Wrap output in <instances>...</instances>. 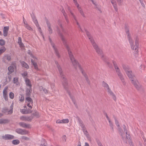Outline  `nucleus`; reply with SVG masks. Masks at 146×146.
I'll return each instance as SVG.
<instances>
[{
  "label": "nucleus",
  "mask_w": 146,
  "mask_h": 146,
  "mask_svg": "<svg viewBox=\"0 0 146 146\" xmlns=\"http://www.w3.org/2000/svg\"><path fill=\"white\" fill-rule=\"evenodd\" d=\"M96 51L97 53L100 55H101V57L102 55H104L103 54V52L102 50L99 48L96 49Z\"/></svg>",
  "instance_id": "nucleus-25"
},
{
  "label": "nucleus",
  "mask_w": 146,
  "mask_h": 146,
  "mask_svg": "<svg viewBox=\"0 0 146 146\" xmlns=\"http://www.w3.org/2000/svg\"><path fill=\"white\" fill-rule=\"evenodd\" d=\"M13 83L15 84L16 85H18L19 84V82L18 81V77H14L13 80Z\"/></svg>",
  "instance_id": "nucleus-24"
},
{
  "label": "nucleus",
  "mask_w": 146,
  "mask_h": 146,
  "mask_svg": "<svg viewBox=\"0 0 146 146\" xmlns=\"http://www.w3.org/2000/svg\"><path fill=\"white\" fill-rule=\"evenodd\" d=\"M28 53L32 57H34V55L32 54L30 50H28Z\"/></svg>",
  "instance_id": "nucleus-61"
},
{
  "label": "nucleus",
  "mask_w": 146,
  "mask_h": 146,
  "mask_svg": "<svg viewBox=\"0 0 146 146\" xmlns=\"http://www.w3.org/2000/svg\"><path fill=\"white\" fill-rule=\"evenodd\" d=\"M5 43V41L3 39H0V45L1 46L4 45Z\"/></svg>",
  "instance_id": "nucleus-48"
},
{
  "label": "nucleus",
  "mask_w": 146,
  "mask_h": 146,
  "mask_svg": "<svg viewBox=\"0 0 146 146\" xmlns=\"http://www.w3.org/2000/svg\"><path fill=\"white\" fill-rule=\"evenodd\" d=\"M26 83L27 86H28L29 88H32V85L31 84L30 80L28 78L26 80Z\"/></svg>",
  "instance_id": "nucleus-27"
},
{
  "label": "nucleus",
  "mask_w": 146,
  "mask_h": 146,
  "mask_svg": "<svg viewBox=\"0 0 146 146\" xmlns=\"http://www.w3.org/2000/svg\"><path fill=\"white\" fill-rule=\"evenodd\" d=\"M20 142L19 140L17 139L14 140L12 141V143L14 145H18L20 143Z\"/></svg>",
  "instance_id": "nucleus-29"
},
{
  "label": "nucleus",
  "mask_w": 146,
  "mask_h": 146,
  "mask_svg": "<svg viewBox=\"0 0 146 146\" xmlns=\"http://www.w3.org/2000/svg\"><path fill=\"white\" fill-rule=\"evenodd\" d=\"M109 123V125L110 127L113 126V125L112 123V122L110 120V119H109V120H108Z\"/></svg>",
  "instance_id": "nucleus-64"
},
{
  "label": "nucleus",
  "mask_w": 146,
  "mask_h": 146,
  "mask_svg": "<svg viewBox=\"0 0 146 146\" xmlns=\"http://www.w3.org/2000/svg\"><path fill=\"white\" fill-rule=\"evenodd\" d=\"M123 129L124 131L125 132L126 134H127V129L125 125H123Z\"/></svg>",
  "instance_id": "nucleus-53"
},
{
  "label": "nucleus",
  "mask_w": 146,
  "mask_h": 146,
  "mask_svg": "<svg viewBox=\"0 0 146 146\" xmlns=\"http://www.w3.org/2000/svg\"><path fill=\"white\" fill-rule=\"evenodd\" d=\"M19 125L25 128H31V125L30 124H27L23 122H20L19 123Z\"/></svg>",
  "instance_id": "nucleus-11"
},
{
  "label": "nucleus",
  "mask_w": 146,
  "mask_h": 146,
  "mask_svg": "<svg viewBox=\"0 0 146 146\" xmlns=\"http://www.w3.org/2000/svg\"><path fill=\"white\" fill-rule=\"evenodd\" d=\"M9 28L8 27H4L3 29V35L6 36H7L9 31Z\"/></svg>",
  "instance_id": "nucleus-18"
},
{
  "label": "nucleus",
  "mask_w": 146,
  "mask_h": 146,
  "mask_svg": "<svg viewBox=\"0 0 146 146\" xmlns=\"http://www.w3.org/2000/svg\"><path fill=\"white\" fill-rule=\"evenodd\" d=\"M25 26V27L27 28V29L29 30H33V29L31 28L30 26L27 24H26Z\"/></svg>",
  "instance_id": "nucleus-44"
},
{
  "label": "nucleus",
  "mask_w": 146,
  "mask_h": 146,
  "mask_svg": "<svg viewBox=\"0 0 146 146\" xmlns=\"http://www.w3.org/2000/svg\"><path fill=\"white\" fill-rule=\"evenodd\" d=\"M82 129V130L83 131L85 135L88 134V133L86 129V127L85 128H83Z\"/></svg>",
  "instance_id": "nucleus-49"
},
{
  "label": "nucleus",
  "mask_w": 146,
  "mask_h": 146,
  "mask_svg": "<svg viewBox=\"0 0 146 146\" xmlns=\"http://www.w3.org/2000/svg\"><path fill=\"white\" fill-rule=\"evenodd\" d=\"M112 62L113 64L114 68L116 70V72H118V71H120V70L119 68L117 66V64L116 62L114 61H113Z\"/></svg>",
  "instance_id": "nucleus-21"
},
{
  "label": "nucleus",
  "mask_w": 146,
  "mask_h": 146,
  "mask_svg": "<svg viewBox=\"0 0 146 146\" xmlns=\"http://www.w3.org/2000/svg\"><path fill=\"white\" fill-rule=\"evenodd\" d=\"M31 62L32 64L34 66L35 69L36 70L38 69V67L37 63L35 62H34V60L32 59L31 60Z\"/></svg>",
  "instance_id": "nucleus-23"
},
{
  "label": "nucleus",
  "mask_w": 146,
  "mask_h": 146,
  "mask_svg": "<svg viewBox=\"0 0 146 146\" xmlns=\"http://www.w3.org/2000/svg\"><path fill=\"white\" fill-rule=\"evenodd\" d=\"M32 92V88H27L25 91L26 96L27 97L30 96Z\"/></svg>",
  "instance_id": "nucleus-13"
},
{
  "label": "nucleus",
  "mask_w": 146,
  "mask_h": 146,
  "mask_svg": "<svg viewBox=\"0 0 146 146\" xmlns=\"http://www.w3.org/2000/svg\"><path fill=\"white\" fill-rule=\"evenodd\" d=\"M16 68L15 63L13 62L10 66V74L14 72L15 69Z\"/></svg>",
  "instance_id": "nucleus-10"
},
{
  "label": "nucleus",
  "mask_w": 146,
  "mask_h": 146,
  "mask_svg": "<svg viewBox=\"0 0 146 146\" xmlns=\"http://www.w3.org/2000/svg\"><path fill=\"white\" fill-rule=\"evenodd\" d=\"M102 85L103 87L107 88V89L110 88L108 84L104 81H103L102 82Z\"/></svg>",
  "instance_id": "nucleus-30"
},
{
  "label": "nucleus",
  "mask_w": 146,
  "mask_h": 146,
  "mask_svg": "<svg viewBox=\"0 0 146 146\" xmlns=\"http://www.w3.org/2000/svg\"><path fill=\"white\" fill-rule=\"evenodd\" d=\"M117 73L118 77L120 79L122 82L123 85L124 86L125 85L126 82L125 81V80L123 78V76L122 74V73H121L120 71H118V72H117Z\"/></svg>",
  "instance_id": "nucleus-9"
},
{
  "label": "nucleus",
  "mask_w": 146,
  "mask_h": 146,
  "mask_svg": "<svg viewBox=\"0 0 146 146\" xmlns=\"http://www.w3.org/2000/svg\"><path fill=\"white\" fill-rule=\"evenodd\" d=\"M24 96L23 94H21L19 97V100L21 102H23L24 101Z\"/></svg>",
  "instance_id": "nucleus-32"
},
{
  "label": "nucleus",
  "mask_w": 146,
  "mask_h": 146,
  "mask_svg": "<svg viewBox=\"0 0 146 146\" xmlns=\"http://www.w3.org/2000/svg\"><path fill=\"white\" fill-rule=\"evenodd\" d=\"M85 30L86 32V34L87 35V36L89 38H90L92 37V36L90 32L88 31H87L86 29H85Z\"/></svg>",
  "instance_id": "nucleus-36"
},
{
  "label": "nucleus",
  "mask_w": 146,
  "mask_h": 146,
  "mask_svg": "<svg viewBox=\"0 0 146 146\" xmlns=\"http://www.w3.org/2000/svg\"><path fill=\"white\" fill-rule=\"evenodd\" d=\"M103 113H104V114L106 116L107 118V119L108 120H109V119H110L109 118V117L108 116V115H107V113L105 111H103Z\"/></svg>",
  "instance_id": "nucleus-59"
},
{
  "label": "nucleus",
  "mask_w": 146,
  "mask_h": 146,
  "mask_svg": "<svg viewBox=\"0 0 146 146\" xmlns=\"http://www.w3.org/2000/svg\"><path fill=\"white\" fill-rule=\"evenodd\" d=\"M111 2L115 10L116 11H117L118 9L117 8L116 2L115 1V0L114 1H111Z\"/></svg>",
  "instance_id": "nucleus-22"
},
{
  "label": "nucleus",
  "mask_w": 146,
  "mask_h": 146,
  "mask_svg": "<svg viewBox=\"0 0 146 146\" xmlns=\"http://www.w3.org/2000/svg\"><path fill=\"white\" fill-rule=\"evenodd\" d=\"M89 39L90 40L91 42V43L92 44H93V43H94V42H95L92 37L90 38H89Z\"/></svg>",
  "instance_id": "nucleus-57"
},
{
  "label": "nucleus",
  "mask_w": 146,
  "mask_h": 146,
  "mask_svg": "<svg viewBox=\"0 0 146 146\" xmlns=\"http://www.w3.org/2000/svg\"><path fill=\"white\" fill-rule=\"evenodd\" d=\"M78 11L82 16L84 17H85V15L82 9H80L79 10H78Z\"/></svg>",
  "instance_id": "nucleus-42"
},
{
  "label": "nucleus",
  "mask_w": 146,
  "mask_h": 146,
  "mask_svg": "<svg viewBox=\"0 0 146 146\" xmlns=\"http://www.w3.org/2000/svg\"><path fill=\"white\" fill-rule=\"evenodd\" d=\"M42 87V89L43 90V91L44 92L45 94H47L48 93V90L46 89L45 88H44L43 87Z\"/></svg>",
  "instance_id": "nucleus-58"
},
{
  "label": "nucleus",
  "mask_w": 146,
  "mask_h": 146,
  "mask_svg": "<svg viewBox=\"0 0 146 146\" xmlns=\"http://www.w3.org/2000/svg\"><path fill=\"white\" fill-rule=\"evenodd\" d=\"M102 60H103L104 61H105L107 63L108 65L110 68H111L112 67V64H111L109 62H107V60L108 59L107 58L105 57L103 55H102Z\"/></svg>",
  "instance_id": "nucleus-15"
},
{
  "label": "nucleus",
  "mask_w": 146,
  "mask_h": 146,
  "mask_svg": "<svg viewBox=\"0 0 146 146\" xmlns=\"http://www.w3.org/2000/svg\"><path fill=\"white\" fill-rule=\"evenodd\" d=\"M139 39L137 36H136L135 38V45L133 47H134V49L135 50V56H137L138 55V48L139 46Z\"/></svg>",
  "instance_id": "nucleus-4"
},
{
  "label": "nucleus",
  "mask_w": 146,
  "mask_h": 146,
  "mask_svg": "<svg viewBox=\"0 0 146 146\" xmlns=\"http://www.w3.org/2000/svg\"><path fill=\"white\" fill-rule=\"evenodd\" d=\"M33 116H36V117H40V115L39 114V113L37 111H36L35 113H33L32 114Z\"/></svg>",
  "instance_id": "nucleus-31"
},
{
  "label": "nucleus",
  "mask_w": 146,
  "mask_h": 146,
  "mask_svg": "<svg viewBox=\"0 0 146 146\" xmlns=\"http://www.w3.org/2000/svg\"><path fill=\"white\" fill-rule=\"evenodd\" d=\"M42 141L44 142V143H41V146H47V143L45 141V140L44 139H42Z\"/></svg>",
  "instance_id": "nucleus-43"
},
{
  "label": "nucleus",
  "mask_w": 146,
  "mask_h": 146,
  "mask_svg": "<svg viewBox=\"0 0 146 146\" xmlns=\"http://www.w3.org/2000/svg\"><path fill=\"white\" fill-rule=\"evenodd\" d=\"M8 122V120L6 119H0V124L5 123Z\"/></svg>",
  "instance_id": "nucleus-33"
},
{
  "label": "nucleus",
  "mask_w": 146,
  "mask_h": 146,
  "mask_svg": "<svg viewBox=\"0 0 146 146\" xmlns=\"http://www.w3.org/2000/svg\"><path fill=\"white\" fill-rule=\"evenodd\" d=\"M57 67L58 70V71L60 75L61 76V77L62 79V85L64 87V88L67 92L68 93V95L70 96V98L72 100L74 104L75 105V106L77 108V106L74 97L71 95V93L68 90V84L67 80L66 78L65 77H64V76L62 68L59 64H57Z\"/></svg>",
  "instance_id": "nucleus-2"
},
{
  "label": "nucleus",
  "mask_w": 146,
  "mask_h": 146,
  "mask_svg": "<svg viewBox=\"0 0 146 146\" xmlns=\"http://www.w3.org/2000/svg\"><path fill=\"white\" fill-rule=\"evenodd\" d=\"M34 117L32 115L30 116H22L20 117V119L22 121H31L33 118Z\"/></svg>",
  "instance_id": "nucleus-7"
},
{
  "label": "nucleus",
  "mask_w": 146,
  "mask_h": 146,
  "mask_svg": "<svg viewBox=\"0 0 146 146\" xmlns=\"http://www.w3.org/2000/svg\"><path fill=\"white\" fill-rule=\"evenodd\" d=\"M21 63V64L22 67L27 69L29 68V65L25 62L22 61Z\"/></svg>",
  "instance_id": "nucleus-26"
},
{
  "label": "nucleus",
  "mask_w": 146,
  "mask_h": 146,
  "mask_svg": "<svg viewBox=\"0 0 146 146\" xmlns=\"http://www.w3.org/2000/svg\"><path fill=\"white\" fill-rule=\"evenodd\" d=\"M126 73L127 76L131 81V83L134 85L136 89L138 90H139L141 88V86H139L137 84V81L134 80L135 77L132 74V71L129 70L126 72Z\"/></svg>",
  "instance_id": "nucleus-3"
},
{
  "label": "nucleus",
  "mask_w": 146,
  "mask_h": 146,
  "mask_svg": "<svg viewBox=\"0 0 146 146\" xmlns=\"http://www.w3.org/2000/svg\"><path fill=\"white\" fill-rule=\"evenodd\" d=\"M14 97V95L13 92H11L10 93V98L13 99Z\"/></svg>",
  "instance_id": "nucleus-51"
},
{
  "label": "nucleus",
  "mask_w": 146,
  "mask_h": 146,
  "mask_svg": "<svg viewBox=\"0 0 146 146\" xmlns=\"http://www.w3.org/2000/svg\"><path fill=\"white\" fill-rule=\"evenodd\" d=\"M21 112L24 114H27V109H22L21 111Z\"/></svg>",
  "instance_id": "nucleus-46"
},
{
  "label": "nucleus",
  "mask_w": 146,
  "mask_h": 146,
  "mask_svg": "<svg viewBox=\"0 0 146 146\" xmlns=\"http://www.w3.org/2000/svg\"><path fill=\"white\" fill-rule=\"evenodd\" d=\"M113 117L115 119V124L118 127H119L120 126L119 124V123L118 120H117L116 117L114 115H113Z\"/></svg>",
  "instance_id": "nucleus-35"
},
{
  "label": "nucleus",
  "mask_w": 146,
  "mask_h": 146,
  "mask_svg": "<svg viewBox=\"0 0 146 146\" xmlns=\"http://www.w3.org/2000/svg\"><path fill=\"white\" fill-rule=\"evenodd\" d=\"M127 38L129 42V43L130 44L131 48L132 50L134 49V47H133V41L132 40L131 37L130 36H127Z\"/></svg>",
  "instance_id": "nucleus-16"
},
{
  "label": "nucleus",
  "mask_w": 146,
  "mask_h": 146,
  "mask_svg": "<svg viewBox=\"0 0 146 146\" xmlns=\"http://www.w3.org/2000/svg\"><path fill=\"white\" fill-rule=\"evenodd\" d=\"M31 16L33 19L34 20V21H35V20H37L36 19L35 16L33 13L31 14Z\"/></svg>",
  "instance_id": "nucleus-54"
},
{
  "label": "nucleus",
  "mask_w": 146,
  "mask_h": 146,
  "mask_svg": "<svg viewBox=\"0 0 146 146\" xmlns=\"http://www.w3.org/2000/svg\"><path fill=\"white\" fill-rule=\"evenodd\" d=\"M123 69L125 70V72L128 71L129 69L127 68V67L125 65L123 64L122 65Z\"/></svg>",
  "instance_id": "nucleus-38"
},
{
  "label": "nucleus",
  "mask_w": 146,
  "mask_h": 146,
  "mask_svg": "<svg viewBox=\"0 0 146 146\" xmlns=\"http://www.w3.org/2000/svg\"><path fill=\"white\" fill-rule=\"evenodd\" d=\"M118 130L119 131V133L120 134L121 136L122 137V139L123 140H124L125 139V138L123 136V130L120 126H119V127H118Z\"/></svg>",
  "instance_id": "nucleus-19"
},
{
  "label": "nucleus",
  "mask_w": 146,
  "mask_h": 146,
  "mask_svg": "<svg viewBox=\"0 0 146 146\" xmlns=\"http://www.w3.org/2000/svg\"><path fill=\"white\" fill-rule=\"evenodd\" d=\"M61 121H62V123H67L69 122V120L68 119H63L61 120Z\"/></svg>",
  "instance_id": "nucleus-39"
},
{
  "label": "nucleus",
  "mask_w": 146,
  "mask_h": 146,
  "mask_svg": "<svg viewBox=\"0 0 146 146\" xmlns=\"http://www.w3.org/2000/svg\"><path fill=\"white\" fill-rule=\"evenodd\" d=\"M61 12H62V13H63L64 16L65 15H67L66 13L65 12V11L64 8H63V7L62 8V9L61 11Z\"/></svg>",
  "instance_id": "nucleus-63"
},
{
  "label": "nucleus",
  "mask_w": 146,
  "mask_h": 146,
  "mask_svg": "<svg viewBox=\"0 0 146 146\" xmlns=\"http://www.w3.org/2000/svg\"><path fill=\"white\" fill-rule=\"evenodd\" d=\"M45 20L47 26L48 28V31L49 33L50 34L52 33V30L51 28V24L48 21V20L46 17L45 18Z\"/></svg>",
  "instance_id": "nucleus-8"
},
{
  "label": "nucleus",
  "mask_w": 146,
  "mask_h": 146,
  "mask_svg": "<svg viewBox=\"0 0 146 146\" xmlns=\"http://www.w3.org/2000/svg\"><path fill=\"white\" fill-rule=\"evenodd\" d=\"M16 132L21 135H26L29 133V131L25 129H23L20 128H17L15 130Z\"/></svg>",
  "instance_id": "nucleus-6"
},
{
  "label": "nucleus",
  "mask_w": 146,
  "mask_h": 146,
  "mask_svg": "<svg viewBox=\"0 0 146 146\" xmlns=\"http://www.w3.org/2000/svg\"><path fill=\"white\" fill-rule=\"evenodd\" d=\"M76 118L78 121L80 126L81 127L82 129L83 128H85V125H84L83 121L78 116H77Z\"/></svg>",
  "instance_id": "nucleus-14"
},
{
  "label": "nucleus",
  "mask_w": 146,
  "mask_h": 146,
  "mask_svg": "<svg viewBox=\"0 0 146 146\" xmlns=\"http://www.w3.org/2000/svg\"><path fill=\"white\" fill-rule=\"evenodd\" d=\"M34 22L35 23L36 25V26L37 27L38 30L39 31V32L42 35V32L41 30V29L40 27H39V24L38 23L37 20H35V21H34Z\"/></svg>",
  "instance_id": "nucleus-17"
},
{
  "label": "nucleus",
  "mask_w": 146,
  "mask_h": 146,
  "mask_svg": "<svg viewBox=\"0 0 146 146\" xmlns=\"http://www.w3.org/2000/svg\"><path fill=\"white\" fill-rule=\"evenodd\" d=\"M57 31L58 35L60 36L61 39L63 42L64 45L66 47V49L68 50V54H69L70 59L74 67L76 69L78 66L80 71H81L82 74L85 78L86 80L87 83L89 85H90V82L87 75L84 72L82 68L81 67V66L79 64L78 62H77V61H76V60H75L74 58L73 54L72 53V52L70 51V49L69 47L66 44V42L65 38H64L63 35L60 32V31L58 27H57Z\"/></svg>",
  "instance_id": "nucleus-1"
},
{
  "label": "nucleus",
  "mask_w": 146,
  "mask_h": 146,
  "mask_svg": "<svg viewBox=\"0 0 146 146\" xmlns=\"http://www.w3.org/2000/svg\"><path fill=\"white\" fill-rule=\"evenodd\" d=\"M48 38H49V40L50 41V43L52 45L54 50L56 56L58 57V58H60V55L59 53V52L57 50V49L56 48L55 46V44L52 42V40L51 39L50 36H49Z\"/></svg>",
  "instance_id": "nucleus-5"
},
{
  "label": "nucleus",
  "mask_w": 146,
  "mask_h": 146,
  "mask_svg": "<svg viewBox=\"0 0 146 146\" xmlns=\"http://www.w3.org/2000/svg\"><path fill=\"white\" fill-rule=\"evenodd\" d=\"M19 45L20 46L21 48H24L25 47V46L22 42H21L19 43H18Z\"/></svg>",
  "instance_id": "nucleus-60"
},
{
  "label": "nucleus",
  "mask_w": 146,
  "mask_h": 146,
  "mask_svg": "<svg viewBox=\"0 0 146 146\" xmlns=\"http://www.w3.org/2000/svg\"><path fill=\"white\" fill-rule=\"evenodd\" d=\"M8 88L7 87L5 88L3 92V97L5 100H7L8 99L7 92Z\"/></svg>",
  "instance_id": "nucleus-12"
},
{
  "label": "nucleus",
  "mask_w": 146,
  "mask_h": 146,
  "mask_svg": "<svg viewBox=\"0 0 146 146\" xmlns=\"http://www.w3.org/2000/svg\"><path fill=\"white\" fill-rule=\"evenodd\" d=\"M27 71H25L22 74V75L24 78H25L27 76Z\"/></svg>",
  "instance_id": "nucleus-47"
},
{
  "label": "nucleus",
  "mask_w": 146,
  "mask_h": 146,
  "mask_svg": "<svg viewBox=\"0 0 146 146\" xmlns=\"http://www.w3.org/2000/svg\"><path fill=\"white\" fill-rule=\"evenodd\" d=\"M92 45L95 50L99 48L95 42L92 44Z\"/></svg>",
  "instance_id": "nucleus-40"
},
{
  "label": "nucleus",
  "mask_w": 146,
  "mask_h": 146,
  "mask_svg": "<svg viewBox=\"0 0 146 146\" xmlns=\"http://www.w3.org/2000/svg\"><path fill=\"white\" fill-rule=\"evenodd\" d=\"M2 112L3 113H7V114H8L9 111L8 109L5 108L3 110Z\"/></svg>",
  "instance_id": "nucleus-56"
},
{
  "label": "nucleus",
  "mask_w": 146,
  "mask_h": 146,
  "mask_svg": "<svg viewBox=\"0 0 146 146\" xmlns=\"http://www.w3.org/2000/svg\"><path fill=\"white\" fill-rule=\"evenodd\" d=\"M117 1L118 3V5H121L123 1V0H117Z\"/></svg>",
  "instance_id": "nucleus-62"
},
{
  "label": "nucleus",
  "mask_w": 146,
  "mask_h": 146,
  "mask_svg": "<svg viewBox=\"0 0 146 146\" xmlns=\"http://www.w3.org/2000/svg\"><path fill=\"white\" fill-rule=\"evenodd\" d=\"M3 61L5 63H8L9 61V56L8 55L5 56L3 58Z\"/></svg>",
  "instance_id": "nucleus-28"
},
{
  "label": "nucleus",
  "mask_w": 146,
  "mask_h": 146,
  "mask_svg": "<svg viewBox=\"0 0 146 146\" xmlns=\"http://www.w3.org/2000/svg\"><path fill=\"white\" fill-rule=\"evenodd\" d=\"M2 138L3 139L5 140L9 139V136L8 135H5V136H2Z\"/></svg>",
  "instance_id": "nucleus-45"
},
{
  "label": "nucleus",
  "mask_w": 146,
  "mask_h": 146,
  "mask_svg": "<svg viewBox=\"0 0 146 146\" xmlns=\"http://www.w3.org/2000/svg\"><path fill=\"white\" fill-rule=\"evenodd\" d=\"M125 30L126 33L127 34V36H130L129 28L126 26L125 28Z\"/></svg>",
  "instance_id": "nucleus-34"
},
{
  "label": "nucleus",
  "mask_w": 146,
  "mask_h": 146,
  "mask_svg": "<svg viewBox=\"0 0 146 146\" xmlns=\"http://www.w3.org/2000/svg\"><path fill=\"white\" fill-rule=\"evenodd\" d=\"M66 139H67L66 137V135H63L62 137V141L64 142H65L66 141Z\"/></svg>",
  "instance_id": "nucleus-50"
},
{
  "label": "nucleus",
  "mask_w": 146,
  "mask_h": 146,
  "mask_svg": "<svg viewBox=\"0 0 146 146\" xmlns=\"http://www.w3.org/2000/svg\"><path fill=\"white\" fill-rule=\"evenodd\" d=\"M26 102H28V103H31V104L33 105V101L32 99L30 97V96L27 97L26 98Z\"/></svg>",
  "instance_id": "nucleus-20"
},
{
  "label": "nucleus",
  "mask_w": 146,
  "mask_h": 146,
  "mask_svg": "<svg viewBox=\"0 0 146 146\" xmlns=\"http://www.w3.org/2000/svg\"><path fill=\"white\" fill-rule=\"evenodd\" d=\"M6 50L5 48V47H2L0 49V55H1Z\"/></svg>",
  "instance_id": "nucleus-37"
},
{
  "label": "nucleus",
  "mask_w": 146,
  "mask_h": 146,
  "mask_svg": "<svg viewBox=\"0 0 146 146\" xmlns=\"http://www.w3.org/2000/svg\"><path fill=\"white\" fill-rule=\"evenodd\" d=\"M21 139L24 140H29V138L25 137V136H23L21 137Z\"/></svg>",
  "instance_id": "nucleus-55"
},
{
  "label": "nucleus",
  "mask_w": 146,
  "mask_h": 146,
  "mask_svg": "<svg viewBox=\"0 0 146 146\" xmlns=\"http://www.w3.org/2000/svg\"><path fill=\"white\" fill-rule=\"evenodd\" d=\"M96 141L99 146H103L102 143L99 139H96Z\"/></svg>",
  "instance_id": "nucleus-41"
},
{
  "label": "nucleus",
  "mask_w": 146,
  "mask_h": 146,
  "mask_svg": "<svg viewBox=\"0 0 146 146\" xmlns=\"http://www.w3.org/2000/svg\"><path fill=\"white\" fill-rule=\"evenodd\" d=\"M108 92V93L110 94L112 96L114 94L113 93V92L111 90L110 88L107 89Z\"/></svg>",
  "instance_id": "nucleus-52"
}]
</instances>
